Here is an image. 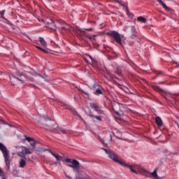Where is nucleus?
<instances>
[{
    "label": "nucleus",
    "mask_w": 179,
    "mask_h": 179,
    "mask_svg": "<svg viewBox=\"0 0 179 179\" xmlns=\"http://www.w3.org/2000/svg\"><path fill=\"white\" fill-rule=\"evenodd\" d=\"M90 38L91 40H96V36H93Z\"/></svg>",
    "instance_id": "b1692460"
},
{
    "label": "nucleus",
    "mask_w": 179,
    "mask_h": 179,
    "mask_svg": "<svg viewBox=\"0 0 179 179\" xmlns=\"http://www.w3.org/2000/svg\"><path fill=\"white\" fill-rule=\"evenodd\" d=\"M3 176V172L2 171V169H0V177Z\"/></svg>",
    "instance_id": "5701e85b"
},
{
    "label": "nucleus",
    "mask_w": 179,
    "mask_h": 179,
    "mask_svg": "<svg viewBox=\"0 0 179 179\" xmlns=\"http://www.w3.org/2000/svg\"><path fill=\"white\" fill-rule=\"evenodd\" d=\"M131 27V29H134V27Z\"/></svg>",
    "instance_id": "c756f323"
},
{
    "label": "nucleus",
    "mask_w": 179,
    "mask_h": 179,
    "mask_svg": "<svg viewBox=\"0 0 179 179\" xmlns=\"http://www.w3.org/2000/svg\"><path fill=\"white\" fill-rule=\"evenodd\" d=\"M127 169H129L131 173L134 174H141V176H148V171L143 168V166L138 164L128 165L126 164V166H123Z\"/></svg>",
    "instance_id": "20e7f679"
},
{
    "label": "nucleus",
    "mask_w": 179,
    "mask_h": 179,
    "mask_svg": "<svg viewBox=\"0 0 179 179\" xmlns=\"http://www.w3.org/2000/svg\"><path fill=\"white\" fill-rule=\"evenodd\" d=\"M144 176L145 177H150V178H152V179H162V178L157 176V171L156 170H155L152 173H149L148 171H147V175H144Z\"/></svg>",
    "instance_id": "1a4fd4ad"
},
{
    "label": "nucleus",
    "mask_w": 179,
    "mask_h": 179,
    "mask_svg": "<svg viewBox=\"0 0 179 179\" xmlns=\"http://www.w3.org/2000/svg\"><path fill=\"white\" fill-rule=\"evenodd\" d=\"M0 15H1V16H3V15H5V10L1 11V12L0 13Z\"/></svg>",
    "instance_id": "4be33fe9"
},
{
    "label": "nucleus",
    "mask_w": 179,
    "mask_h": 179,
    "mask_svg": "<svg viewBox=\"0 0 179 179\" xmlns=\"http://www.w3.org/2000/svg\"><path fill=\"white\" fill-rule=\"evenodd\" d=\"M157 2L162 5V6H163V8H164V9H166V10H169V7H167V6H166L165 3H163V1L162 0H157Z\"/></svg>",
    "instance_id": "4468645a"
},
{
    "label": "nucleus",
    "mask_w": 179,
    "mask_h": 179,
    "mask_svg": "<svg viewBox=\"0 0 179 179\" xmlns=\"http://www.w3.org/2000/svg\"><path fill=\"white\" fill-rule=\"evenodd\" d=\"M100 141H101V142H103V139H101V138H100Z\"/></svg>",
    "instance_id": "bb28decb"
},
{
    "label": "nucleus",
    "mask_w": 179,
    "mask_h": 179,
    "mask_svg": "<svg viewBox=\"0 0 179 179\" xmlns=\"http://www.w3.org/2000/svg\"><path fill=\"white\" fill-rule=\"evenodd\" d=\"M110 35L113 36V38L118 44H121V38L124 37L122 35H120V34L115 31H112Z\"/></svg>",
    "instance_id": "6e6552de"
},
{
    "label": "nucleus",
    "mask_w": 179,
    "mask_h": 179,
    "mask_svg": "<svg viewBox=\"0 0 179 179\" xmlns=\"http://www.w3.org/2000/svg\"><path fill=\"white\" fill-rule=\"evenodd\" d=\"M45 150H44V152H45Z\"/></svg>",
    "instance_id": "7c9ffc66"
},
{
    "label": "nucleus",
    "mask_w": 179,
    "mask_h": 179,
    "mask_svg": "<svg viewBox=\"0 0 179 179\" xmlns=\"http://www.w3.org/2000/svg\"><path fill=\"white\" fill-rule=\"evenodd\" d=\"M103 150H105L106 155H108L109 159H111V160H113V162H115L120 166L123 167V166H127V164L124 161L120 160V158H118V155L115 154V152L113 151H110L107 149L103 148Z\"/></svg>",
    "instance_id": "423d86ee"
},
{
    "label": "nucleus",
    "mask_w": 179,
    "mask_h": 179,
    "mask_svg": "<svg viewBox=\"0 0 179 179\" xmlns=\"http://www.w3.org/2000/svg\"><path fill=\"white\" fill-rule=\"evenodd\" d=\"M38 50H40L41 51H43V52H45L47 54V52H48V50H45V49H43L42 48H41L40 46H36Z\"/></svg>",
    "instance_id": "f3484780"
},
{
    "label": "nucleus",
    "mask_w": 179,
    "mask_h": 179,
    "mask_svg": "<svg viewBox=\"0 0 179 179\" xmlns=\"http://www.w3.org/2000/svg\"><path fill=\"white\" fill-rule=\"evenodd\" d=\"M45 129L48 132H57V134H67L66 130L58 127L54 120H47L45 124Z\"/></svg>",
    "instance_id": "7ed1b4c3"
},
{
    "label": "nucleus",
    "mask_w": 179,
    "mask_h": 179,
    "mask_svg": "<svg viewBox=\"0 0 179 179\" xmlns=\"http://www.w3.org/2000/svg\"><path fill=\"white\" fill-rule=\"evenodd\" d=\"M88 57H89V58L91 59L92 64H95L96 61L93 59V57H92V56H90V55H88Z\"/></svg>",
    "instance_id": "412c9836"
},
{
    "label": "nucleus",
    "mask_w": 179,
    "mask_h": 179,
    "mask_svg": "<svg viewBox=\"0 0 179 179\" xmlns=\"http://www.w3.org/2000/svg\"><path fill=\"white\" fill-rule=\"evenodd\" d=\"M48 151L56 159L57 162H53L52 164H57V163H58L59 166H61L60 162H64L66 166H68L69 167H71V169H74L76 171H77V173L80 172V168L79 167V162H78L77 160L69 159V158L64 159V157H62V156L59 155L57 153H54L51 150H48Z\"/></svg>",
    "instance_id": "f257e3e1"
},
{
    "label": "nucleus",
    "mask_w": 179,
    "mask_h": 179,
    "mask_svg": "<svg viewBox=\"0 0 179 179\" xmlns=\"http://www.w3.org/2000/svg\"><path fill=\"white\" fill-rule=\"evenodd\" d=\"M96 94H101V90H100V89H96Z\"/></svg>",
    "instance_id": "aec40b11"
},
{
    "label": "nucleus",
    "mask_w": 179,
    "mask_h": 179,
    "mask_svg": "<svg viewBox=\"0 0 179 179\" xmlns=\"http://www.w3.org/2000/svg\"><path fill=\"white\" fill-rule=\"evenodd\" d=\"M137 19L138 22H142V23H146V18L143 17H138Z\"/></svg>",
    "instance_id": "2eb2a0df"
},
{
    "label": "nucleus",
    "mask_w": 179,
    "mask_h": 179,
    "mask_svg": "<svg viewBox=\"0 0 179 179\" xmlns=\"http://www.w3.org/2000/svg\"><path fill=\"white\" fill-rule=\"evenodd\" d=\"M90 107L91 108H94V110H95V111H96L98 114H103V110L101 109V108L97 106L96 104L91 103Z\"/></svg>",
    "instance_id": "9d476101"
},
{
    "label": "nucleus",
    "mask_w": 179,
    "mask_h": 179,
    "mask_svg": "<svg viewBox=\"0 0 179 179\" xmlns=\"http://www.w3.org/2000/svg\"><path fill=\"white\" fill-rule=\"evenodd\" d=\"M155 121H156L157 125H158L159 127L162 126L163 124V122H162V119L159 117H156Z\"/></svg>",
    "instance_id": "ddd939ff"
},
{
    "label": "nucleus",
    "mask_w": 179,
    "mask_h": 179,
    "mask_svg": "<svg viewBox=\"0 0 179 179\" xmlns=\"http://www.w3.org/2000/svg\"><path fill=\"white\" fill-rule=\"evenodd\" d=\"M25 141H27L28 142H29L31 146H32V149H29V148L23 149V147H20V145H15L14 148L15 149H17V150H18L19 149H22L21 152H17V155L20 157H24L26 155L31 154L33 152V150H36V152H40V150H40V148L36 147L37 146V145H38V142L34 141L33 138L25 136Z\"/></svg>",
    "instance_id": "f03ea898"
},
{
    "label": "nucleus",
    "mask_w": 179,
    "mask_h": 179,
    "mask_svg": "<svg viewBox=\"0 0 179 179\" xmlns=\"http://www.w3.org/2000/svg\"><path fill=\"white\" fill-rule=\"evenodd\" d=\"M90 117H92V118H96V120H97L98 121H101V117L100 116H93L90 115Z\"/></svg>",
    "instance_id": "a211bd4d"
},
{
    "label": "nucleus",
    "mask_w": 179,
    "mask_h": 179,
    "mask_svg": "<svg viewBox=\"0 0 179 179\" xmlns=\"http://www.w3.org/2000/svg\"><path fill=\"white\" fill-rule=\"evenodd\" d=\"M43 78L45 79V80H47V76H44Z\"/></svg>",
    "instance_id": "a878e982"
},
{
    "label": "nucleus",
    "mask_w": 179,
    "mask_h": 179,
    "mask_svg": "<svg viewBox=\"0 0 179 179\" xmlns=\"http://www.w3.org/2000/svg\"><path fill=\"white\" fill-rule=\"evenodd\" d=\"M118 72V73H120V71H117Z\"/></svg>",
    "instance_id": "473e14b6"
},
{
    "label": "nucleus",
    "mask_w": 179,
    "mask_h": 179,
    "mask_svg": "<svg viewBox=\"0 0 179 179\" xmlns=\"http://www.w3.org/2000/svg\"><path fill=\"white\" fill-rule=\"evenodd\" d=\"M39 43H41L42 47H47V43L45 40H44V38H39Z\"/></svg>",
    "instance_id": "f8f14e48"
},
{
    "label": "nucleus",
    "mask_w": 179,
    "mask_h": 179,
    "mask_svg": "<svg viewBox=\"0 0 179 179\" xmlns=\"http://www.w3.org/2000/svg\"><path fill=\"white\" fill-rule=\"evenodd\" d=\"M19 164L21 169L26 167V160L21 159L19 162Z\"/></svg>",
    "instance_id": "9b49d317"
},
{
    "label": "nucleus",
    "mask_w": 179,
    "mask_h": 179,
    "mask_svg": "<svg viewBox=\"0 0 179 179\" xmlns=\"http://www.w3.org/2000/svg\"><path fill=\"white\" fill-rule=\"evenodd\" d=\"M66 177H67V178H71V177H69V176H66Z\"/></svg>",
    "instance_id": "cd10ccee"
},
{
    "label": "nucleus",
    "mask_w": 179,
    "mask_h": 179,
    "mask_svg": "<svg viewBox=\"0 0 179 179\" xmlns=\"http://www.w3.org/2000/svg\"><path fill=\"white\" fill-rule=\"evenodd\" d=\"M2 179H6V178L3 177V178H2Z\"/></svg>",
    "instance_id": "c85d7f7f"
},
{
    "label": "nucleus",
    "mask_w": 179,
    "mask_h": 179,
    "mask_svg": "<svg viewBox=\"0 0 179 179\" xmlns=\"http://www.w3.org/2000/svg\"><path fill=\"white\" fill-rule=\"evenodd\" d=\"M75 32L78 35V36H82L83 34V30L77 29Z\"/></svg>",
    "instance_id": "dca6fc26"
},
{
    "label": "nucleus",
    "mask_w": 179,
    "mask_h": 179,
    "mask_svg": "<svg viewBox=\"0 0 179 179\" xmlns=\"http://www.w3.org/2000/svg\"><path fill=\"white\" fill-rule=\"evenodd\" d=\"M34 76H40V74L35 73V74H34Z\"/></svg>",
    "instance_id": "393cba45"
},
{
    "label": "nucleus",
    "mask_w": 179,
    "mask_h": 179,
    "mask_svg": "<svg viewBox=\"0 0 179 179\" xmlns=\"http://www.w3.org/2000/svg\"><path fill=\"white\" fill-rule=\"evenodd\" d=\"M10 80L13 85H22V83H24V77H15L11 75L10 76Z\"/></svg>",
    "instance_id": "0eeeda50"
},
{
    "label": "nucleus",
    "mask_w": 179,
    "mask_h": 179,
    "mask_svg": "<svg viewBox=\"0 0 179 179\" xmlns=\"http://www.w3.org/2000/svg\"><path fill=\"white\" fill-rule=\"evenodd\" d=\"M0 150L2 152L6 166L8 171H10V157H9V150L1 143H0Z\"/></svg>",
    "instance_id": "39448f33"
},
{
    "label": "nucleus",
    "mask_w": 179,
    "mask_h": 179,
    "mask_svg": "<svg viewBox=\"0 0 179 179\" xmlns=\"http://www.w3.org/2000/svg\"><path fill=\"white\" fill-rule=\"evenodd\" d=\"M117 107H119L120 108V103H116L113 107V110L115 111V113H117Z\"/></svg>",
    "instance_id": "6ab92c4d"
},
{
    "label": "nucleus",
    "mask_w": 179,
    "mask_h": 179,
    "mask_svg": "<svg viewBox=\"0 0 179 179\" xmlns=\"http://www.w3.org/2000/svg\"><path fill=\"white\" fill-rule=\"evenodd\" d=\"M62 29H65V27H63Z\"/></svg>",
    "instance_id": "2f4dec72"
},
{
    "label": "nucleus",
    "mask_w": 179,
    "mask_h": 179,
    "mask_svg": "<svg viewBox=\"0 0 179 179\" xmlns=\"http://www.w3.org/2000/svg\"><path fill=\"white\" fill-rule=\"evenodd\" d=\"M66 108H68V107H66Z\"/></svg>",
    "instance_id": "72a5a7b5"
}]
</instances>
